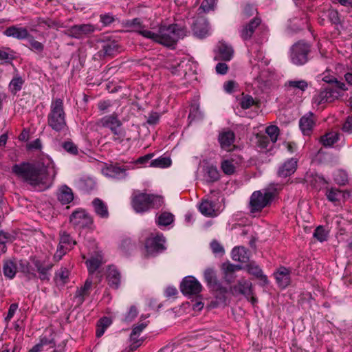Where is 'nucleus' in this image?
Returning <instances> with one entry per match:
<instances>
[{
	"label": "nucleus",
	"mask_w": 352,
	"mask_h": 352,
	"mask_svg": "<svg viewBox=\"0 0 352 352\" xmlns=\"http://www.w3.org/2000/svg\"><path fill=\"white\" fill-rule=\"evenodd\" d=\"M13 173L30 185L43 190L50 186L56 175L54 162L48 157H43L35 163H21L12 167Z\"/></svg>",
	"instance_id": "1"
},
{
	"label": "nucleus",
	"mask_w": 352,
	"mask_h": 352,
	"mask_svg": "<svg viewBox=\"0 0 352 352\" xmlns=\"http://www.w3.org/2000/svg\"><path fill=\"white\" fill-rule=\"evenodd\" d=\"M142 34L143 37L153 42L172 47L186 36V30L177 24L160 25L157 28H152L149 31H143Z\"/></svg>",
	"instance_id": "2"
},
{
	"label": "nucleus",
	"mask_w": 352,
	"mask_h": 352,
	"mask_svg": "<svg viewBox=\"0 0 352 352\" xmlns=\"http://www.w3.org/2000/svg\"><path fill=\"white\" fill-rule=\"evenodd\" d=\"M32 265L33 266L25 261H21L19 270L30 280L38 278L43 281L50 280L52 264L33 258Z\"/></svg>",
	"instance_id": "3"
},
{
	"label": "nucleus",
	"mask_w": 352,
	"mask_h": 352,
	"mask_svg": "<svg viewBox=\"0 0 352 352\" xmlns=\"http://www.w3.org/2000/svg\"><path fill=\"white\" fill-rule=\"evenodd\" d=\"M47 124L54 131H63L67 127L63 102L60 98L53 100L47 116Z\"/></svg>",
	"instance_id": "4"
},
{
	"label": "nucleus",
	"mask_w": 352,
	"mask_h": 352,
	"mask_svg": "<svg viewBox=\"0 0 352 352\" xmlns=\"http://www.w3.org/2000/svg\"><path fill=\"white\" fill-rule=\"evenodd\" d=\"M162 204V197L146 193L135 195L132 199V206L137 212H146L151 208H159Z\"/></svg>",
	"instance_id": "5"
},
{
	"label": "nucleus",
	"mask_w": 352,
	"mask_h": 352,
	"mask_svg": "<svg viewBox=\"0 0 352 352\" xmlns=\"http://www.w3.org/2000/svg\"><path fill=\"white\" fill-rule=\"evenodd\" d=\"M275 197V191L267 188L254 191L250 199V210L251 212L261 211L270 205Z\"/></svg>",
	"instance_id": "6"
},
{
	"label": "nucleus",
	"mask_w": 352,
	"mask_h": 352,
	"mask_svg": "<svg viewBox=\"0 0 352 352\" xmlns=\"http://www.w3.org/2000/svg\"><path fill=\"white\" fill-rule=\"evenodd\" d=\"M309 45L304 42H297L290 49V60L296 65H302L308 61Z\"/></svg>",
	"instance_id": "7"
},
{
	"label": "nucleus",
	"mask_w": 352,
	"mask_h": 352,
	"mask_svg": "<svg viewBox=\"0 0 352 352\" xmlns=\"http://www.w3.org/2000/svg\"><path fill=\"white\" fill-rule=\"evenodd\" d=\"M340 91L333 88H325L316 94L312 98V104L316 107L332 102L340 96Z\"/></svg>",
	"instance_id": "8"
},
{
	"label": "nucleus",
	"mask_w": 352,
	"mask_h": 352,
	"mask_svg": "<svg viewBox=\"0 0 352 352\" xmlns=\"http://www.w3.org/2000/svg\"><path fill=\"white\" fill-rule=\"evenodd\" d=\"M76 243V241L69 234L65 231H61L60 232L59 244L54 256V258L57 261L60 260L63 256L65 254L67 250L72 248Z\"/></svg>",
	"instance_id": "9"
},
{
	"label": "nucleus",
	"mask_w": 352,
	"mask_h": 352,
	"mask_svg": "<svg viewBox=\"0 0 352 352\" xmlns=\"http://www.w3.org/2000/svg\"><path fill=\"white\" fill-rule=\"evenodd\" d=\"M181 291L184 295H197L201 291V285L195 277L188 276L182 282Z\"/></svg>",
	"instance_id": "10"
},
{
	"label": "nucleus",
	"mask_w": 352,
	"mask_h": 352,
	"mask_svg": "<svg viewBox=\"0 0 352 352\" xmlns=\"http://www.w3.org/2000/svg\"><path fill=\"white\" fill-rule=\"evenodd\" d=\"M165 239L162 234H157L155 237L148 238L145 243L146 252L149 255H154L162 252L165 247L164 245Z\"/></svg>",
	"instance_id": "11"
},
{
	"label": "nucleus",
	"mask_w": 352,
	"mask_h": 352,
	"mask_svg": "<svg viewBox=\"0 0 352 352\" xmlns=\"http://www.w3.org/2000/svg\"><path fill=\"white\" fill-rule=\"evenodd\" d=\"M70 221L75 226L85 228L90 226L93 221L90 215L85 210H76L70 217Z\"/></svg>",
	"instance_id": "12"
},
{
	"label": "nucleus",
	"mask_w": 352,
	"mask_h": 352,
	"mask_svg": "<svg viewBox=\"0 0 352 352\" xmlns=\"http://www.w3.org/2000/svg\"><path fill=\"white\" fill-rule=\"evenodd\" d=\"M95 28L91 24H80L72 26L67 30V34L75 38H81L84 36L91 34Z\"/></svg>",
	"instance_id": "13"
},
{
	"label": "nucleus",
	"mask_w": 352,
	"mask_h": 352,
	"mask_svg": "<svg viewBox=\"0 0 352 352\" xmlns=\"http://www.w3.org/2000/svg\"><path fill=\"white\" fill-rule=\"evenodd\" d=\"M127 170L128 168L124 166L110 165L103 168L102 173L104 175L108 177L123 179L127 177Z\"/></svg>",
	"instance_id": "14"
},
{
	"label": "nucleus",
	"mask_w": 352,
	"mask_h": 352,
	"mask_svg": "<svg viewBox=\"0 0 352 352\" xmlns=\"http://www.w3.org/2000/svg\"><path fill=\"white\" fill-rule=\"evenodd\" d=\"M234 294H241L249 298L253 294L252 283L245 278L239 279L236 284L231 287Z\"/></svg>",
	"instance_id": "15"
},
{
	"label": "nucleus",
	"mask_w": 352,
	"mask_h": 352,
	"mask_svg": "<svg viewBox=\"0 0 352 352\" xmlns=\"http://www.w3.org/2000/svg\"><path fill=\"white\" fill-rule=\"evenodd\" d=\"M274 276L277 284L281 288H285L291 283V271L285 267H280L274 272Z\"/></svg>",
	"instance_id": "16"
},
{
	"label": "nucleus",
	"mask_w": 352,
	"mask_h": 352,
	"mask_svg": "<svg viewBox=\"0 0 352 352\" xmlns=\"http://www.w3.org/2000/svg\"><path fill=\"white\" fill-rule=\"evenodd\" d=\"M4 34L8 37H13L18 40L27 39L30 32L25 27L12 25L6 29Z\"/></svg>",
	"instance_id": "17"
},
{
	"label": "nucleus",
	"mask_w": 352,
	"mask_h": 352,
	"mask_svg": "<svg viewBox=\"0 0 352 352\" xmlns=\"http://www.w3.org/2000/svg\"><path fill=\"white\" fill-rule=\"evenodd\" d=\"M315 125V118L312 113L309 112L303 116L299 121V126L303 135H309Z\"/></svg>",
	"instance_id": "18"
},
{
	"label": "nucleus",
	"mask_w": 352,
	"mask_h": 352,
	"mask_svg": "<svg viewBox=\"0 0 352 352\" xmlns=\"http://www.w3.org/2000/svg\"><path fill=\"white\" fill-rule=\"evenodd\" d=\"M92 284V278L89 276L84 285L76 290L74 298L76 300L77 305H81L84 302L85 298L89 295Z\"/></svg>",
	"instance_id": "19"
},
{
	"label": "nucleus",
	"mask_w": 352,
	"mask_h": 352,
	"mask_svg": "<svg viewBox=\"0 0 352 352\" xmlns=\"http://www.w3.org/2000/svg\"><path fill=\"white\" fill-rule=\"evenodd\" d=\"M192 63L188 59L182 60L171 66V72L178 76H186L192 70Z\"/></svg>",
	"instance_id": "20"
},
{
	"label": "nucleus",
	"mask_w": 352,
	"mask_h": 352,
	"mask_svg": "<svg viewBox=\"0 0 352 352\" xmlns=\"http://www.w3.org/2000/svg\"><path fill=\"white\" fill-rule=\"evenodd\" d=\"M193 32L200 38L206 37L209 34L208 23L204 19H197L193 24Z\"/></svg>",
	"instance_id": "21"
},
{
	"label": "nucleus",
	"mask_w": 352,
	"mask_h": 352,
	"mask_svg": "<svg viewBox=\"0 0 352 352\" xmlns=\"http://www.w3.org/2000/svg\"><path fill=\"white\" fill-rule=\"evenodd\" d=\"M297 167V160L291 158L286 161L278 169V174L281 177H286L293 174Z\"/></svg>",
	"instance_id": "22"
},
{
	"label": "nucleus",
	"mask_w": 352,
	"mask_h": 352,
	"mask_svg": "<svg viewBox=\"0 0 352 352\" xmlns=\"http://www.w3.org/2000/svg\"><path fill=\"white\" fill-rule=\"evenodd\" d=\"M147 326V322H141L135 326L131 333V340L132 344L131 345V349H136L142 343V340H138V337L143 329Z\"/></svg>",
	"instance_id": "23"
},
{
	"label": "nucleus",
	"mask_w": 352,
	"mask_h": 352,
	"mask_svg": "<svg viewBox=\"0 0 352 352\" xmlns=\"http://www.w3.org/2000/svg\"><path fill=\"white\" fill-rule=\"evenodd\" d=\"M57 197L58 201L62 204H67L74 199V194L72 190L67 186H62L58 189Z\"/></svg>",
	"instance_id": "24"
},
{
	"label": "nucleus",
	"mask_w": 352,
	"mask_h": 352,
	"mask_svg": "<svg viewBox=\"0 0 352 352\" xmlns=\"http://www.w3.org/2000/svg\"><path fill=\"white\" fill-rule=\"evenodd\" d=\"M100 124L102 126L108 128L109 129L115 126H122V123L119 120L118 116L116 113L105 116L100 120Z\"/></svg>",
	"instance_id": "25"
},
{
	"label": "nucleus",
	"mask_w": 352,
	"mask_h": 352,
	"mask_svg": "<svg viewBox=\"0 0 352 352\" xmlns=\"http://www.w3.org/2000/svg\"><path fill=\"white\" fill-rule=\"evenodd\" d=\"M233 56V50L231 46L220 43L218 46V52L216 59H221L224 61H229Z\"/></svg>",
	"instance_id": "26"
},
{
	"label": "nucleus",
	"mask_w": 352,
	"mask_h": 352,
	"mask_svg": "<svg viewBox=\"0 0 352 352\" xmlns=\"http://www.w3.org/2000/svg\"><path fill=\"white\" fill-rule=\"evenodd\" d=\"M260 23L261 20L258 18H254L247 25L244 26L241 30L242 38L243 40L249 39Z\"/></svg>",
	"instance_id": "27"
},
{
	"label": "nucleus",
	"mask_w": 352,
	"mask_h": 352,
	"mask_svg": "<svg viewBox=\"0 0 352 352\" xmlns=\"http://www.w3.org/2000/svg\"><path fill=\"white\" fill-rule=\"evenodd\" d=\"M246 269L250 274L259 279L264 285L268 283L267 276L263 274L262 270L255 263H250L246 265Z\"/></svg>",
	"instance_id": "28"
},
{
	"label": "nucleus",
	"mask_w": 352,
	"mask_h": 352,
	"mask_svg": "<svg viewBox=\"0 0 352 352\" xmlns=\"http://www.w3.org/2000/svg\"><path fill=\"white\" fill-rule=\"evenodd\" d=\"M232 258L238 262L245 263L249 260V254L244 247H235L232 251Z\"/></svg>",
	"instance_id": "29"
},
{
	"label": "nucleus",
	"mask_w": 352,
	"mask_h": 352,
	"mask_svg": "<svg viewBox=\"0 0 352 352\" xmlns=\"http://www.w3.org/2000/svg\"><path fill=\"white\" fill-rule=\"evenodd\" d=\"M308 85V82L305 80H294L285 82V87L287 90L293 92L297 90L303 92L307 89Z\"/></svg>",
	"instance_id": "30"
},
{
	"label": "nucleus",
	"mask_w": 352,
	"mask_h": 352,
	"mask_svg": "<svg viewBox=\"0 0 352 352\" xmlns=\"http://www.w3.org/2000/svg\"><path fill=\"white\" fill-rule=\"evenodd\" d=\"M234 140V134L232 131H228L221 133L219 136V141L222 148L230 150Z\"/></svg>",
	"instance_id": "31"
},
{
	"label": "nucleus",
	"mask_w": 352,
	"mask_h": 352,
	"mask_svg": "<svg viewBox=\"0 0 352 352\" xmlns=\"http://www.w3.org/2000/svg\"><path fill=\"white\" fill-rule=\"evenodd\" d=\"M2 271L6 278L12 279L17 272L16 265L12 260L3 261Z\"/></svg>",
	"instance_id": "32"
},
{
	"label": "nucleus",
	"mask_w": 352,
	"mask_h": 352,
	"mask_svg": "<svg viewBox=\"0 0 352 352\" xmlns=\"http://www.w3.org/2000/svg\"><path fill=\"white\" fill-rule=\"evenodd\" d=\"M107 280L109 285L117 289L120 283V274L118 270L114 267H110L108 270Z\"/></svg>",
	"instance_id": "33"
},
{
	"label": "nucleus",
	"mask_w": 352,
	"mask_h": 352,
	"mask_svg": "<svg viewBox=\"0 0 352 352\" xmlns=\"http://www.w3.org/2000/svg\"><path fill=\"white\" fill-rule=\"evenodd\" d=\"M199 210L201 214L207 217L217 216L215 205L212 201L205 200L199 206Z\"/></svg>",
	"instance_id": "34"
},
{
	"label": "nucleus",
	"mask_w": 352,
	"mask_h": 352,
	"mask_svg": "<svg viewBox=\"0 0 352 352\" xmlns=\"http://www.w3.org/2000/svg\"><path fill=\"white\" fill-rule=\"evenodd\" d=\"M93 206L94 208L95 212L102 218H107L109 212L106 204L100 199L96 198L94 199Z\"/></svg>",
	"instance_id": "35"
},
{
	"label": "nucleus",
	"mask_w": 352,
	"mask_h": 352,
	"mask_svg": "<svg viewBox=\"0 0 352 352\" xmlns=\"http://www.w3.org/2000/svg\"><path fill=\"white\" fill-rule=\"evenodd\" d=\"M24 82L25 80L21 76L18 74L15 75L9 83L8 88L10 91L15 95L22 89Z\"/></svg>",
	"instance_id": "36"
},
{
	"label": "nucleus",
	"mask_w": 352,
	"mask_h": 352,
	"mask_svg": "<svg viewBox=\"0 0 352 352\" xmlns=\"http://www.w3.org/2000/svg\"><path fill=\"white\" fill-rule=\"evenodd\" d=\"M87 267L88 271L89 272V276L96 272V270L99 268L100 265L102 264V257L100 255H97L96 256H92L89 259L86 261Z\"/></svg>",
	"instance_id": "37"
},
{
	"label": "nucleus",
	"mask_w": 352,
	"mask_h": 352,
	"mask_svg": "<svg viewBox=\"0 0 352 352\" xmlns=\"http://www.w3.org/2000/svg\"><path fill=\"white\" fill-rule=\"evenodd\" d=\"M325 195L327 199L331 202L340 201L344 197V192L336 188H327Z\"/></svg>",
	"instance_id": "38"
},
{
	"label": "nucleus",
	"mask_w": 352,
	"mask_h": 352,
	"mask_svg": "<svg viewBox=\"0 0 352 352\" xmlns=\"http://www.w3.org/2000/svg\"><path fill=\"white\" fill-rule=\"evenodd\" d=\"M69 272L67 268L61 267L55 274V281L57 285L64 286L69 280Z\"/></svg>",
	"instance_id": "39"
},
{
	"label": "nucleus",
	"mask_w": 352,
	"mask_h": 352,
	"mask_svg": "<svg viewBox=\"0 0 352 352\" xmlns=\"http://www.w3.org/2000/svg\"><path fill=\"white\" fill-rule=\"evenodd\" d=\"M219 179V173L217 167L208 166L206 168L204 179L208 183H212Z\"/></svg>",
	"instance_id": "40"
},
{
	"label": "nucleus",
	"mask_w": 352,
	"mask_h": 352,
	"mask_svg": "<svg viewBox=\"0 0 352 352\" xmlns=\"http://www.w3.org/2000/svg\"><path fill=\"white\" fill-rule=\"evenodd\" d=\"M126 27L130 28L131 31L135 32L143 36V31H149L150 30L145 29L144 26L142 25L140 19L135 18L133 20L126 21Z\"/></svg>",
	"instance_id": "41"
},
{
	"label": "nucleus",
	"mask_w": 352,
	"mask_h": 352,
	"mask_svg": "<svg viewBox=\"0 0 352 352\" xmlns=\"http://www.w3.org/2000/svg\"><path fill=\"white\" fill-rule=\"evenodd\" d=\"M174 221V215L168 212H162L157 218V223L162 226H166L170 225Z\"/></svg>",
	"instance_id": "42"
},
{
	"label": "nucleus",
	"mask_w": 352,
	"mask_h": 352,
	"mask_svg": "<svg viewBox=\"0 0 352 352\" xmlns=\"http://www.w3.org/2000/svg\"><path fill=\"white\" fill-rule=\"evenodd\" d=\"M322 80L330 85H334L335 87L340 90H345V84L338 81L333 76L329 74H323Z\"/></svg>",
	"instance_id": "43"
},
{
	"label": "nucleus",
	"mask_w": 352,
	"mask_h": 352,
	"mask_svg": "<svg viewBox=\"0 0 352 352\" xmlns=\"http://www.w3.org/2000/svg\"><path fill=\"white\" fill-rule=\"evenodd\" d=\"M27 41L28 42V47L34 52L41 53L44 50V45L36 41L34 37L32 34H29V36L27 38Z\"/></svg>",
	"instance_id": "44"
},
{
	"label": "nucleus",
	"mask_w": 352,
	"mask_h": 352,
	"mask_svg": "<svg viewBox=\"0 0 352 352\" xmlns=\"http://www.w3.org/2000/svg\"><path fill=\"white\" fill-rule=\"evenodd\" d=\"M36 25L41 27H47L48 28H56L58 29L59 28H62V25L60 24L59 22L53 21L49 18H38L36 21Z\"/></svg>",
	"instance_id": "45"
},
{
	"label": "nucleus",
	"mask_w": 352,
	"mask_h": 352,
	"mask_svg": "<svg viewBox=\"0 0 352 352\" xmlns=\"http://www.w3.org/2000/svg\"><path fill=\"white\" fill-rule=\"evenodd\" d=\"M338 133L330 132L321 137V142L325 146H331L338 140Z\"/></svg>",
	"instance_id": "46"
},
{
	"label": "nucleus",
	"mask_w": 352,
	"mask_h": 352,
	"mask_svg": "<svg viewBox=\"0 0 352 352\" xmlns=\"http://www.w3.org/2000/svg\"><path fill=\"white\" fill-rule=\"evenodd\" d=\"M118 49V45L114 41L104 43L102 45V52L104 56L113 55Z\"/></svg>",
	"instance_id": "47"
},
{
	"label": "nucleus",
	"mask_w": 352,
	"mask_h": 352,
	"mask_svg": "<svg viewBox=\"0 0 352 352\" xmlns=\"http://www.w3.org/2000/svg\"><path fill=\"white\" fill-rule=\"evenodd\" d=\"M110 130L113 134V137L112 138L113 141L121 143L125 138L126 132L122 126L111 127Z\"/></svg>",
	"instance_id": "48"
},
{
	"label": "nucleus",
	"mask_w": 352,
	"mask_h": 352,
	"mask_svg": "<svg viewBox=\"0 0 352 352\" xmlns=\"http://www.w3.org/2000/svg\"><path fill=\"white\" fill-rule=\"evenodd\" d=\"M171 164V160L168 157H159L150 162V166L166 168Z\"/></svg>",
	"instance_id": "49"
},
{
	"label": "nucleus",
	"mask_w": 352,
	"mask_h": 352,
	"mask_svg": "<svg viewBox=\"0 0 352 352\" xmlns=\"http://www.w3.org/2000/svg\"><path fill=\"white\" fill-rule=\"evenodd\" d=\"M14 58V52L10 48L0 49V60L5 63H11Z\"/></svg>",
	"instance_id": "50"
},
{
	"label": "nucleus",
	"mask_w": 352,
	"mask_h": 352,
	"mask_svg": "<svg viewBox=\"0 0 352 352\" xmlns=\"http://www.w3.org/2000/svg\"><path fill=\"white\" fill-rule=\"evenodd\" d=\"M204 278L210 285H214L217 283L215 272L212 268H208L205 270Z\"/></svg>",
	"instance_id": "51"
},
{
	"label": "nucleus",
	"mask_w": 352,
	"mask_h": 352,
	"mask_svg": "<svg viewBox=\"0 0 352 352\" xmlns=\"http://www.w3.org/2000/svg\"><path fill=\"white\" fill-rule=\"evenodd\" d=\"M333 179L338 185H344L348 180V176L345 171L339 170L334 173Z\"/></svg>",
	"instance_id": "52"
},
{
	"label": "nucleus",
	"mask_w": 352,
	"mask_h": 352,
	"mask_svg": "<svg viewBox=\"0 0 352 352\" xmlns=\"http://www.w3.org/2000/svg\"><path fill=\"white\" fill-rule=\"evenodd\" d=\"M221 167L223 172L226 175H232L235 170V166L233 164L232 161L229 160H223Z\"/></svg>",
	"instance_id": "53"
},
{
	"label": "nucleus",
	"mask_w": 352,
	"mask_h": 352,
	"mask_svg": "<svg viewBox=\"0 0 352 352\" xmlns=\"http://www.w3.org/2000/svg\"><path fill=\"white\" fill-rule=\"evenodd\" d=\"M242 268L241 265H234L230 263H225L222 265L223 274H234L236 271L240 270Z\"/></svg>",
	"instance_id": "54"
},
{
	"label": "nucleus",
	"mask_w": 352,
	"mask_h": 352,
	"mask_svg": "<svg viewBox=\"0 0 352 352\" xmlns=\"http://www.w3.org/2000/svg\"><path fill=\"white\" fill-rule=\"evenodd\" d=\"M327 232L324 230V228L320 226L317 227L314 233V236L319 241L323 242L327 241Z\"/></svg>",
	"instance_id": "55"
},
{
	"label": "nucleus",
	"mask_w": 352,
	"mask_h": 352,
	"mask_svg": "<svg viewBox=\"0 0 352 352\" xmlns=\"http://www.w3.org/2000/svg\"><path fill=\"white\" fill-rule=\"evenodd\" d=\"M49 344H47V340L42 339L40 343L34 346L29 352H40L44 351H49L50 349L48 348Z\"/></svg>",
	"instance_id": "56"
},
{
	"label": "nucleus",
	"mask_w": 352,
	"mask_h": 352,
	"mask_svg": "<svg viewBox=\"0 0 352 352\" xmlns=\"http://www.w3.org/2000/svg\"><path fill=\"white\" fill-rule=\"evenodd\" d=\"M278 132L279 129L276 126L271 125L266 128V133L270 136L273 142H276Z\"/></svg>",
	"instance_id": "57"
},
{
	"label": "nucleus",
	"mask_w": 352,
	"mask_h": 352,
	"mask_svg": "<svg viewBox=\"0 0 352 352\" xmlns=\"http://www.w3.org/2000/svg\"><path fill=\"white\" fill-rule=\"evenodd\" d=\"M254 98L250 95L244 96L241 101V107L243 109H247L254 104Z\"/></svg>",
	"instance_id": "58"
},
{
	"label": "nucleus",
	"mask_w": 352,
	"mask_h": 352,
	"mask_svg": "<svg viewBox=\"0 0 352 352\" xmlns=\"http://www.w3.org/2000/svg\"><path fill=\"white\" fill-rule=\"evenodd\" d=\"M100 21L104 26H107L115 21V18L112 14L107 13L100 14Z\"/></svg>",
	"instance_id": "59"
},
{
	"label": "nucleus",
	"mask_w": 352,
	"mask_h": 352,
	"mask_svg": "<svg viewBox=\"0 0 352 352\" xmlns=\"http://www.w3.org/2000/svg\"><path fill=\"white\" fill-rule=\"evenodd\" d=\"M137 315H138V309L135 307V306L133 305L130 307L128 312L125 314L124 320L126 322H131L135 319V318L137 316Z\"/></svg>",
	"instance_id": "60"
},
{
	"label": "nucleus",
	"mask_w": 352,
	"mask_h": 352,
	"mask_svg": "<svg viewBox=\"0 0 352 352\" xmlns=\"http://www.w3.org/2000/svg\"><path fill=\"white\" fill-rule=\"evenodd\" d=\"M63 147L67 152L72 155H76L78 153L77 146L72 142H65Z\"/></svg>",
	"instance_id": "61"
},
{
	"label": "nucleus",
	"mask_w": 352,
	"mask_h": 352,
	"mask_svg": "<svg viewBox=\"0 0 352 352\" xmlns=\"http://www.w3.org/2000/svg\"><path fill=\"white\" fill-rule=\"evenodd\" d=\"M47 344L49 351H44V352H64L65 351V345H58V346H56L52 341H48Z\"/></svg>",
	"instance_id": "62"
},
{
	"label": "nucleus",
	"mask_w": 352,
	"mask_h": 352,
	"mask_svg": "<svg viewBox=\"0 0 352 352\" xmlns=\"http://www.w3.org/2000/svg\"><path fill=\"white\" fill-rule=\"evenodd\" d=\"M327 16L332 23L337 24L340 22L339 14L336 10H329Z\"/></svg>",
	"instance_id": "63"
},
{
	"label": "nucleus",
	"mask_w": 352,
	"mask_h": 352,
	"mask_svg": "<svg viewBox=\"0 0 352 352\" xmlns=\"http://www.w3.org/2000/svg\"><path fill=\"white\" fill-rule=\"evenodd\" d=\"M214 4L215 0H204L200 8L203 9L204 12H208L213 9Z\"/></svg>",
	"instance_id": "64"
}]
</instances>
